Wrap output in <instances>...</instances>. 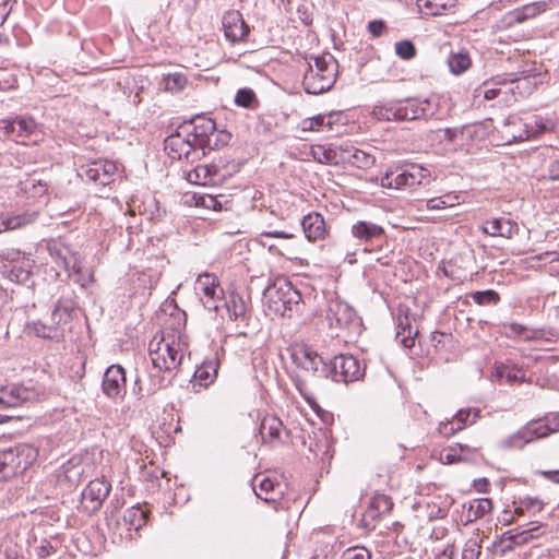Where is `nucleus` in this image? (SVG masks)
Instances as JSON below:
<instances>
[{"mask_svg":"<svg viewBox=\"0 0 559 559\" xmlns=\"http://www.w3.org/2000/svg\"><path fill=\"white\" fill-rule=\"evenodd\" d=\"M540 530L542 525H535L523 531L511 530L504 533V539L510 540L515 546H522L540 536Z\"/></svg>","mask_w":559,"mask_h":559,"instance_id":"obj_30","label":"nucleus"},{"mask_svg":"<svg viewBox=\"0 0 559 559\" xmlns=\"http://www.w3.org/2000/svg\"><path fill=\"white\" fill-rule=\"evenodd\" d=\"M197 205H201L205 209L214 211L222 209L221 202L215 197L210 194L200 197L199 200L197 201Z\"/></svg>","mask_w":559,"mask_h":559,"instance_id":"obj_53","label":"nucleus"},{"mask_svg":"<svg viewBox=\"0 0 559 559\" xmlns=\"http://www.w3.org/2000/svg\"><path fill=\"white\" fill-rule=\"evenodd\" d=\"M342 559H371V554L364 546H355L346 549Z\"/></svg>","mask_w":559,"mask_h":559,"instance_id":"obj_52","label":"nucleus"},{"mask_svg":"<svg viewBox=\"0 0 559 559\" xmlns=\"http://www.w3.org/2000/svg\"><path fill=\"white\" fill-rule=\"evenodd\" d=\"M38 450L21 443L0 452V481L23 474L37 460Z\"/></svg>","mask_w":559,"mask_h":559,"instance_id":"obj_3","label":"nucleus"},{"mask_svg":"<svg viewBox=\"0 0 559 559\" xmlns=\"http://www.w3.org/2000/svg\"><path fill=\"white\" fill-rule=\"evenodd\" d=\"M301 227L309 241L321 240L326 235L324 218L319 213L306 215L301 221Z\"/></svg>","mask_w":559,"mask_h":559,"instance_id":"obj_24","label":"nucleus"},{"mask_svg":"<svg viewBox=\"0 0 559 559\" xmlns=\"http://www.w3.org/2000/svg\"><path fill=\"white\" fill-rule=\"evenodd\" d=\"M501 93L502 91L500 88H487L484 92V97L486 99H493L498 97Z\"/></svg>","mask_w":559,"mask_h":559,"instance_id":"obj_64","label":"nucleus"},{"mask_svg":"<svg viewBox=\"0 0 559 559\" xmlns=\"http://www.w3.org/2000/svg\"><path fill=\"white\" fill-rule=\"evenodd\" d=\"M29 392L21 386L12 385L0 390V409L15 407L27 401Z\"/></svg>","mask_w":559,"mask_h":559,"instance_id":"obj_25","label":"nucleus"},{"mask_svg":"<svg viewBox=\"0 0 559 559\" xmlns=\"http://www.w3.org/2000/svg\"><path fill=\"white\" fill-rule=\"evenodd\" d=\"M110 489V484L104 479L96 478L91 480L82 492V509L90 514L98 511L109 495Z\"/></svg>","mask_w":559,"mask_h":559,"instance_id":"obj_10","label":"nucleus"},{"mask_svg":"<svg viewBox=\"0 0 559 559\" xmlns=\"http://www.w3.org/2000/svg\"><path fill=\"white\" fill-rule=\"evenodd\" d=\"M386 25L382 20H373L368 23V31L373 37H379L385 31Z\"/></svg>","mask_w":559,"mask_h":559,"instance_id":"obj_58","label":"nucleus"},{"mask_svg":"<svg viewBox=\"0 0 559 559\" xmlns=\"http://www.w3.org/2000/svg\"><path fill=\"white\" fill-rule=\"evenodd\" d=\"M325 119V115H318L311 118H306L299 124L300 130L304 132L321 131L324 127Z\"/></svg>","mask_w":559,"mask_h":559,"instance_id":"obj_49","label":"nucleus"},{"mask_svg":"<svg viewBox=\"0 0 559 559\" xmlns=\"http://www.w3.org/2000/svg\"><path fill=\"white\" fill-rule=\"evenodd\" d=\"M253 489L257 497L266 502H274L277 497L282 495L281 485L269 477L261 478L258 489L255 485L253 486Z\"/></svg>","mask_w":559,"mask_h":559,"instance_id":"obj_28","label":"nucleus"},{"mask_svg":"<svg viewBox=\"0 0 559 559\" xmlns=\"http://www.w3.org/2000/svg\"><path fill=\"white\" fill-rule=\"evenodd\" d=\"M228 313L230 319L237 320L242 318L246 312V306L241 298H231L230 302L227 305Z\"/></svg>","mask_w":559,"mask_h":559,"instance_id":"obj_51","label":"nucleus"},{"mask_svg":"<svg viewBox=\"0 0 559 559\" xmlns=\"http://www.w3.org/2000/svg\"><path fill=\"white\" fill-rule=\"evenodd\" d=\"M350 234L360 242H372L385 238L384 228L369 221L355 222L350 227Z\"/></svg>","mask_w":559,"mask_h":559,"instance_id":"obj_20","label":"nucleus"},{"mask_svg":"<svg viewBox=\"0 0 559 559\" xmlns=\"http://www.w3.org/2000/svg\"><path fill=\"white\" fill-rule=\"evenodd\" d=\"M431 181L428 169L417 164H409L389 168L381 178V186L390 189H416L427 186Z\"/></svg>","mask_w":559,"mask_h":559,"instance_id":"obj_4","label":"nucleus"},{"mask_svg":"<svg viewBox=\"0 0 559 559\" xmlns=\"http://www.w3.org/2000/svg\"><path fill=\"white\" fill-rule=\"evenodd\" d=\"M552 3L554 2L551 0L550 1L542 0V1H535L532 3H527V4L523 5L522 8L515 9L513 11L514 20L519 23H522L526 20L534 19L538 14L550 9V4H552Z\"/></svg>","mask_w":559,"mask_h":559,"instance_id":"obj_26","label":"nucleus"},{"mask_svg":"<svg viewBox=\"0 0 559 559\" xmlns=\"http://www.w3.org/2000/svg\"><path fill=\"white\" fill-rule=\"evenodd\" d=\"M498 374L501 377H506L509 382L514 381H525V373L522 369L518 368L516 366H501L497 369Z\"/></svg>","mask_w":559,"mask_h":559,"instance_id":"obj_50","label":"nucleus"},{"mask_svg":"<svg viewBox=\"0 0 559 559\" xmlns=\"http://www.w3.org/2000/svg\"><path fill=\"white\" fill-rule=\"evenodd\" d=\"M230 139H231V134L229 132H227L225 130L217 131L215 129V135L214 136L211 135L210 145H203L202 155H205L206 150L211 151V150L219 148V147L228 144Z\"/></svg>","mask_w":559,"mask_h":559,"instance_id":"obj_43","label":"nucleus"},{"mask_svg":"<svg viewBox=\"0 0 559 559\" xmlns=\"http://www.w3.org/2000/svg\"><path fill=\"white\" fill-rule=\"evenodd\" d=\"M129 530H140L146 524V513L141 507H132L126 510L123 515Z\"/></svg>","mask_w":559,"mask_h":559,"instance_id":"obj_34","label":"nucleus"},{"mask_svg":"<svg viewBox=\"0 0 559 559\" xmlns=\"http://www.w3.org/2000/svg\"><path fill=\"white\" fill-rule=\"evenodd\" d=\"M365 374V366L353 355H337L328 364L325 378L348 384L360 380Z\"/></svg>","mask_w":559,"mask_h":559,"instance_id":"obj_7","label":"nucleus"},{"mask_svg":"<svg viewBox=\"0 0 559 559\" xmlns=\"http://www.w3.org/2000/svg\"><path fill=\"white\" fill-rule=\"evenodd\" d=\"M554 128L555 123L551 119L534 116L531 121L524 123V129L521 132L511 133V139L516 142L525 141Z\"/></svg>","mask_w":559,"mask_h":559,"instance_id":"obj_22","label":"nucleus"},{"mask_svg":"<svg viewBox=\"0 0 559 559\" xmlns=\"http://www.w3.org/2000/svg\"><path fill=\"white\" fill-rule=\"evenodd\" d=\"M116 171L117 166L114 162L97 159L81 166L79 176L88 181L107 186L114 180Z\"/></svg>","mask_w":559,"mask_h":559,"instance_id":"obj_11","label":"nucleus"},{"mask_svg":"<svg viewBox=\"0 0 559 559\" xmlns=\"http://www.w3.org/2000/svg\"><path fill=\"white\" fill-rule=\"evenodd\" d=\"M457 550L454 545L449 544L439 552L435 559H456Z\"/></svg>","mask_w":559,"mask_h":559,"instance_id":"obj_59","label":"nucleus"},{"mask_svg":"<svg viewBox=\"0 0 559 559\" xmlns=\"http://www.w3.org/2000/svg\"><path fill=\"white\" fill-rule=\"evenodd\" d=\"M29 330L37 335L38 337L43 338H59L61 336V333L59 331V328H57L55 324H46L43 322H34L29 325Z\"/></svg>","mask_w":559,"mask_h":559,"instance_id":"obj_38","label":"nucleus"},{"mask_svg":"<svg viewBox=\"0 0 559 559\" xmlns=\"http://www.w3.org/2000/svg\"><path fill=\"white\" fill-rule=\"evenodd\" d=\"M417 3H418V7H419L420 9H425V10H426V13H427V14L436 15V14H438V13H439V12H438V10H435V9L432 8V3H431L429 0H418V2H417Z\"/></svg>","mask_w":559,"mask_h":559,"instance_id":"obj_62","label":"nucleus"},{"mask_svg":"<svg viewBox=\"0 0 559 559\" xmlns=\"http://www.w3.org/2000/svg\"><path fill=\"white\" fill-rule=\"evenodd\" d=\"M432 456L438 459L442 464H455L464 461L463 456L459 453L455 445L442 449L439 452H433Z\"/></svg>","mask_w":559,"mask_h":559,"instance_id":"obj_40","label":"nucleus"},{"mask_svg":"<svg viewBox=\"0 0 559 559\" xmlns=\"http://www.w3.org/2000/svg\"><path fill=\"white\" fill-rule=\"evenodd\" d=\"M394 49L395 53L403 60H411L416 56V48L408 39L395 43Z\"/></svg>","mask_w":559,"mask_h":559,"instance_id":"obj_47","label":"nucleus"},{"mask_svg":"<svg viewBox=\"0 0 559 559\" xmlns=\"http://www.w3.org/2000/svg\"><path fill=\"white\" fill-rule=\"evenodd\" d=\"M187 180L199 186L215 185L221 180L218 168L215 165H198L187 173Z\"/></svg>","mask_w":559,"mask_h":559,"instance_id":"obj_23","label":"nucleus"},{"mask_svg":"<svg viewBox=\"0 0 559 559\" xmlns=\"http://www.w3.org/2000/svg\"><path fill=\"white\" fill-rule=\"evenodd\" d=\"M492 509V501L488 498L476 499L468 508V520L475 521L488 514Z\"/></svg>","mask_w":559,"mask_h":559,"instance_id":"obj_36","label":"nucleus"},{"mask_svg":"<svg viewBox=\"0 0 559 559\" xmlns=\"http://www.w3.org/2000/svg\"><path fill=\"white\" fill-rule=\"evenodd\" d=\"M188 129L189 128L181 124L175 133L165 139V150L168 151L171 158H186L188 160L194 159V155L198 153V147L190 140L191 135L188 134Z\"/></svg>","mask_w":559,"mask_h":559,"instance_id":"obj_9","label":"nucleus"},{"mask_svg":"<svg viewBox=\"0 0 559 559\" xmlns=\"http://www.w3.org/2000/svg\"><path fill=\"white\" fill-rule=\"evenodd\" d=\"M262 236L271 237V238H283V239L294 238V234L286 233L283 230L264 231V233H262Z\"/></svg>","mask_w":559,"mask_h":559,"instance_id":"obj_61","label":"nucleus"},{"mask_svg":"<svg viewBox=\"0 0 559 559\" xmlns=\"http://www.w3.org/2000/svg\"><path fill=\"white\" fill-rule=\"evenodd\" d=\"M261 440L272 447L285 443L289 439V431L284 427L282 420L273 415H266L261 420L259 427Z\"/></svg>","mask_w":559,"mask_h":559,"instance_id":"obj_14","label":"nucleus"},{"mask_svg":"<svg viewBox=\"0 0 559 559\" xmlns=\"http://www.w3.org/2000/svg\"><path fill=\"white\" fill-rule=\"evenodd\" d=\"M546 430L543 428V421H532L521 428L516 433L512 435L504 441L507 448H523L524 444L535 439L545 438Z\"/></svg>","mask_w":559,"mask_h":559,"instance_id":"obj_18","label":"nucleus"},{"mask_svg":"<svg viewBox=\"0 0 559 559\" xmlns=\"http://www.w3.org/2000/svg\"><path fill=\"white\" fill-rule=\"evenodd\" d=\"M393 508L392 499L383 493H376L369 503L367 515L376 520L382 515L389 514Z\"/></svg>","mask_w":559,"mask_h":559,"instance_id":"obj_27","label":"nucleus"},{"mask_svg":"<svg viewBox=\"0 0 559 559\" xmlns=\"http://www.w3.org/2000/svg\"><path fill=\"white\" fill-rule=\"evenodd\" d=\"M36 554L40 559H46L56 554V548L48 540H43L38 547H36Z\"/></svg>","mask_w":559,"mask_h":559,"instance_id":"obj_56","label":"nucleus"},{"mask_svg":"<svg viewBox=\"0 0 559 559\" xmlns=\"http://www.w3.org/2000/svg\"><path fill=\"white\" fill-rule=\"evenodd\" d=\"M195 289L202 296L201 300L206 309L213 311L218 310L216 300L219 299V295L223 293V290L215 283V278L212 275H200L197 280Z\"/></svg>","mask_w":559,"mask_h":559,"instance_id":"obj_17","label":"nucleus"},{"mask_svg":"<svg viewBox=\"0 0 559 559\" xmlns=\"http://www.w3.org/2000/svg\"><path fill=\"white\" fill-rule=\"evenodd\" d=\"M480 555L481 545L477 538L467 539L461 549V559H479Z\"/></svg>","mask_w":559,"mask_h":559,"instance_id":"obj_42","label":"nucleus"},{"mask_svg":"<svg viewBox=\"0 0 559 559\" xmlns=\"http://www.w3.org/2000/svg\"><path fill=\"white\" fill-rule=\"evenodd\" d=\"M126 386V372L120 365L109 366L103 378L102 389L109 399H116Z\"/></svg>","mask_w":559,"mask_h":559,"instance_id":"obj_19","label":"nucleus"},{"mask_svg":"<svg viewBox=\"0 0 559 559\" xmlns=\"http://www.w3.org/2000/svg\"><path fill=\"white\" fill-rule=\"evenodd\" d=\"M559 181V160H555L550 164L548 169V176L544 177L542 180L543 185H547L549 182Z\"/></svg>","mask_w":559,"mask_h":559,"instance_id":"obj_57","label":"nucleus"},{"mask_svg":"<svg viewBox=\"0 0 559 559\" xmlns=\"http://www.w3.org/2000/svg\"><path fill=\"white\" fill-rule=\"evenodd\" d=\"M460 197L457 194L448 193L442 197L432 198L427 200L426 206L428 210H442L452 207L460 204Z\"/></svg>","mask_w":559,"mask_h":559,"instance_id":"obj_37","label":"nucleus"},{"mask_svg":"<svg viewBox=\"0 0 559 559\" xmlns=\"http://www.w3.org/2000/svg\"><path fill=\"white\" fill-rule=\"evenodd\" d=\"M473 300L480 306L497 305L500 300V296L492 289L476 292L472 294Z\"/></svg>","mask_w":559,"mask_h":559,"instance_id":"obj_46","label":"nucleus"},{"mask_svg":"<svg viewBox=\"0 0 559 559\" xmlns=\"http://www.w3.org/2000/svg\"><path fill=\"white\" fill-rule=\"evenodd\" d=\"M36 217L37 215L35 213L22 214L7 218L0 217V233L22 228L23 226L35 222Z\"/></svg>","mask_w":559,"mask_h":559,"instance_id":"obj_33","label":"nucleus"},{"mask_svg":"<svg viewBox=\"0 0 559 559\" xmlns=\"http://www.w3.org/2000/svg\"><path fill=\"white\" fill-rule=\"evenodd\" d=\"M182 126L189 128L187 132L191 135L190 140L201 150L203 145H210L211 135H215L216 123L205 116L198 115Z\"/></svg>","mask_w":559,"mask_h":559,"instance_id":"obj_12","label":"nucleus"},{"mask_svg":"<svg viewBox=\"0 0 559 559\" xmlns=\"http://www.w3.org/2000/svg\"><path fill=\"white\" fill-rule=\"evenodd\" d=\"M418 330H414L408 317L400 318L396 332V341L400 342L405 348H413L415 345V337Z\"/></svg>","mask_w":559,"mask_h":559,"instance_id":"obj_29","label":"nucleus"},{"mask_svg":"<svg viewBox=\"0 0 559 559\" xmlns=\"http://www.w3.org/2000/svg\"><path fill=\"white\" fill-rule=\"evenodd\" d=\"M218 362L216 360L204 361L194 372V378L201 385L207 386L217 376Z\"/></svg>","mask_w":559,"mask_h":559,"instance_id":"obj_31","label":"nucleus"},{"mask_svg":"<svg viewBox=\"0 0 559 559\" xmlns=\"http://www.w3.org/2000/svg\"><path fill=\"white\" fill-rule=\"evenodd\" d=\"M502 329L508 337H520L525 341L533 338V336L527 333V329L520 323L512 322L503 324Z\"/></svg>","mask_w":559,"mask_h":559,"instance_id":"obj_48","label":"nucleus"},{"mask_svg":"<svg viewBox=\"0 0 559 559\" xmlns=\"http://www.w3.org/2000/svg\"><path fill=\"white\" fill-rule=\"evenodd\" d=\"M542 475L547 479L559 484V469L558 471H544Z\"/></svg>","mask_w":559,"mask_h":559,"instance_id":"obj_63","label":"nucleus"},{"mask_svg":"<svg viewBox=\"0 0 559 559\" xmlns=\"http://www.w3.org/2000/svg\"><path fill=\"white\" fill-rule=\"evenodd\" d=\"M544 509V502L538 498L524 497L520 499L515 513L523 514L524 511L539 512Z\"/></svg>","mask_w":559,"mask_h":559,"instance_id":"obj_44","label":"nucleus"},{"mask_svg":"<svg viewBox=\"0 0 559 559\" xmlns=\"http://www.w3.org/2000/svg\"><path fill=\"white\" fill-rule=\"evenodd\" d=\"M345 153H347V156L344 158L357 168L367 169L374 164V157L362 150L353 147L346 150Z\"/></svg>","mask_w":559,"mask_h":559,"instance_id":"obj_32","label":"nucleus"},{"mask_svg":"<svg viewBox=\"0 0 559 559\" xmlns=\"http://www.w3.org/2000/svg\"><path fill=\"white\" fill-rule=\"evenodd\" d=\"M546 421L543 423V428L546 430V437L549 433L559 431V413L547 416Z\"/></svg>","mask_w":559,"mask_h":559,"instance_id":"obj_55","label":"nucleus"},{"mask_svg":"<svg viewBox=\"0 0 559 559\" xmlns=\"http://www.w3.org/2000/svg\"><path fill=\"white\" fill-rule=\"evenodd\" d=\"M479 414V409H460L452 418L456 424V429L463 430L466 425H473Z\"/></svg>","mask_w":559,"mask_h":559,"instance_id":"obj_41","label":"nucleus"},{"mask_svg":"<svg viewBox=\"0 0 559 559\" xmlns=\"http://www.w3.org/2000/svg\"><path fill=\"white\" fill-rule=\"evenodd\" d=\"M471 63L472 62L468 53L463 51L452 53L448 60L450 71L456 75L465 72L471 67Z\"/></svg>","mask_w":559,"mask_h":559,"instance_id":"obj_35","label":"nucleus"},{"mask_svg":"<svg viewBox=\"0 0 559 559\" xmlns=\"http://www.w3.org/2000/svg\"><path fill=\"white\" fill-rule=\"evenodd\" d=\"M481 231L491 237L510 239L519 233V226L509 218L498 217L486 221L481 226Z\"/></svg>","mask_w":559,"mask_h":559,"instance_id":"obj_21","label":"nucleus"},{"mask_svg":"<svg viewBox=\"0 0 559 559\" xmlns=\"http://www.w3.org/2000/svg\"><path fill=\"white\" fill-rule=\"evenodd\" d=\"M0 128L5 134L16 141L29 138L37 130V123L32 117H15L13 119H1Z\"/></svg>","mask_w":559,"mask_h":559,"instance_id":"obj_16","label":"nucleus"},{"mask_svg":"<svg viewBox=\"0 0 559 559\" xmlns=\"http://www.w3.org/2000/svg\"><path fill=\"white\" fill-rule=\"evenodd\" d=\"M308 69L302 85L308 94L318 95L329 91L336 81L337 61L329 52L307 58Z\"/></svg>","mask_w":559,"mask_h":559,"instance_id":"obj_2","label":"nucleus"},{"mask_svg":"<svg viewBox=\"0 0 559 559\" xmlns=\"http://www.w3.org/2000/svg\"><path fill=\"white\" fill-rule=\"evenodd\" d=\"M163 83L166 91L170 93H178L186 87L188 79L185 74L176 72L165 75Z\"/></svg>","mask_w":559,"mask_h":559,"instance_id":"obj_39","label":"nucleus"},{"mask_svg":"<svg viewBox=\"0 0 559 559\" xmlns=\"http://www.w3.org/2000/svg\"><path fill=\"white\" fill-rule=\"evenodd\" d=\"M186 346L187 344L178 331L165 332L158 341L155 337L148 347L154 368L163 372L176 370L181 364Z\"/></svg>","mask_w":559,"mask_h":559,"instance_id":"obj_1","label":"nucleus"},{"mask_svg":"<svg viewBox=\"0 0 559 559\" xmlns=\"http://www.w3.org/2000/svg\"><path fill=\"white\" fill-rule=\"evenodd\" d=\"M235 104L245 108H252L258 104L254 92L250 88H240L235 97Z\"/></svg>","mask_w":559,"mask_h":559,"instance_id":"obj_45","label":"nucleus"},{"mask_svg":"<svg viewBox=\"0 0 559 559\" xmlns=\"http://www.w3.org/2000/svg\"><path fill=\"white\" fill-rule=\"evenodd\" d=\"M326 320L331 328L346 329L356 320V311L345 301L337 298L330 299L326 308Z\"/></svg>","mask_w":559,"mask_h":559,"instance_id":"obj_13","label":"nucleus"},{"mask_svg":"<svg viewBox=\"0 0 559 559\" xmlns=\"http://www.w3.org/2000/svg\"><path fill=\"white\" fill-rule=\"evenodd\" d=\"M225 36L231 43L243 41L249 34V26L239 11H228L222 20Z\"/></svg>","mask_w":559,"mask_h":559,"instance_id":"obj_15","label":"nucleus"},{"mask_svg":"<svg viewBox=\"0 0 559 559\" xmlns=\"http://www.w3.org/2000/svg\"><path fill=\"white\" fill-rule=\"evenodd\" d=\"M438 431L443 437H451L455 435L456 432L461 431L460 429H456V424L454 423L453 418L450 420L441 421L438 427Z\"/></svg>","mask_w":559,"mask_h":559,"instance_id":"obj_54","label":"nucleus"},{"mask_svg":"<svg viewBox=\"0 0 559 559\" xmlns=\"http://www.w3.org/2000/svg\"><path fill=\"white\" fill-rule=\"evenodd\" d=\"M63 320L62 313H61V299L58 300L57 305L55 306V309L51 313V324H55L57 328Z\"/></svg>","mask_w":559,"mask_h":559,"instance_id":"obj_60","label":"nucleus"},{"mask_svg":"<svg viewBox=\"0 0 559 559\" xmlns=\"http://www.w3.org/2000/svg\"><path fill=\"white\" fill-rule=\"evenodd\" d=\"M428 100L405 99L389 103L373 109V114L383 120L412 121L428 117Z\"/></svg>","mask_w":559,"mask_h":559,"instance_id":"obj_5","label":"nucleus"},{"mask_svg":"<svg viewBox=\"0 0 559 559\" xmlns=\"http://www.w3.org/2000/svg\"><path fill=\"white\" fill-rule=\"evenodd\" d=\"M288 352L292 361L297 367L310 372L314 377L325 378L328 364L312 347L302 343H296L288 348Z\"/></svg>","mask_w":559,"mask_h":559,"instance_id":"obj_8","label":"nucleus"},{"mask_svg":"<svg viewBox=\"0 0 559 559\" xmlns=\"http://www.w3.org/2000/svg\"><path fill=\"white\" fill-rule=\"evenodd\" d=\"M264 298L270 311L282 317H290L293 305H298L300 294L286 281H280L269 286Z\"/></svg>","mask_w":559,"mask_h":559,"instance_id":"obj_6","label":"nucleus"}]
</instances>
